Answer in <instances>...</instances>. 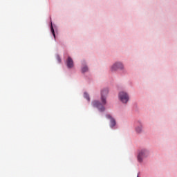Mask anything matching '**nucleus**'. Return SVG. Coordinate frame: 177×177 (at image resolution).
<instances>
[{
    "instance_id": "12",
    "label": "nucleus",
    "mask_w": 177,
    "mask_h": 177,
    "mask_svg": "<svg viewBox=\"0 0 177 177\" xmlns=\"http://www.w3.org/2000/svg\"><path fill=\"white\" fill-rule=\"evenodd\" d=\"M138 177H139V176H138Z\"/></svg>"
},
{
    "instance_id": "4",
    "label": "nucleus",
    "mask_w": 177,
    "mask_h": 177,
    "mask_svg": "<svg viewBox=\"0 0 177 177\" xmlns=\"http://www.w3.org/2000/svg\"><path fill=\"white\" fill-rule=\"evenodd\" d=\"M124 68V65L121 62L115 63L111 67V71H117V70H122Z\"/></svg>"
},
{
    "instance_id": "8",
    "label": "nucleus",
    "mask_w": 177,
    "mask_h": 177,
    "mask_svg": "<svg viewBox=\"0 0 177 177\" xmlns=\"http://www.w3.org/2000/svg\"><path fill=\"white\" fill-rule=\"evenodd\" d=\"M50 30H51V32H52L54 38H56V35L55 34V29H53V26L52 24L50 26Z\"/></svg>"
},
{
    "instance_id": "9",
    "label": "nucleus",
    "mask_w": 177,
    "mask_h": 177,
    "mask_svg": "<svg viewBox=\"0 0 177 177\" xmlns=\"http://www.w3.org/2000/svg\"><path fill=\"white\" fill-rule=\"evenodd\" d=\"M88 71V66H84L82 68V73H86Z\"/></svg>"
},
{
    "instance_id": "3",
    "label": "nucleus",
    "mask_w": 177,
    "mask_h": 177,
    "mask_svg": "<svg viewBox=\"0 0 177 177\" xmlns=\"http://www.w3.org/2000/svg\"><path fill=\"white\" fill-rule=\"evenodd\" d=\"M149 156V151L146 149H142L138 156V160L139 162H142L143 161V158L147 157Z\"/></svg>"
},
{
    "instance_id": "1",
    "label": "nucleus",
    "mask_w": 177,
    "mask_h": 177,
    "mask_svg": "<svg viewBox=\"0 0 177 177\" xmlns=\"http://www.w3.org/2000/svg\"><path fill=\"white\" fill-rule=\"evenodd\" d=\"M107 95H109V89L108 88L102 89L101 91L102 103L99 102V101H93L92 102L93 107H96L97 109H98L99 111H104V110H106V109L104 108V106H106V104L107 103V102L106 101Z\"/></svg>"
},
{
    "instance_id": "7",
    "label": "nucleus",
    "mask_w": 177,
    "mask_h": 177,
    "mask_svg": "<svg viewBox=\"0 0 177 177\" xmlns=\"http://www.w3.org/2000/svg\"><path fill=\"white\" fill-rule=\"evenodd\" d=\"M142 129L143 126H142V124H140L136 127V132H137V133H142Z\"/></svg>"
},
{
    "instance_id": "10",
    "label": "nucleus",
    "mask_w": 177,
    "mask_h": 177,
    "mask_svg": "<svg viewBox=\"0 0 177 177\" xmlns=\"http://www.w3.org/2000/svg\"><path fill=\"white\" fill-rule=\"evenodd\" d=\"M84 96L85 99H86L87 100L89 101V100H91V99L89 98V95H88V93H84Z\"/></svg>"
},
{
    "instance_id": "2",
    "label": "nucleus",
    "mask_w": 177,
    "mask_h": 177,
    "mask_svg": "<svg viewBox=\"0 0 177 177\" xmlns=\"http://www.w3.org/2000/svg\"><path fill=\"white\" fill-rule=\"evenodd\" d=\"M119 99L122 103H128L129 95H128V93L121 91L119 93Z\"/></svg>"
},
{
    "instance_id": "6",
    "label": "nucleus",
    "mask_w": 177,
    "mask_h": 177,
    "mask_svg": "<svg viewBox=\"0 0 177 177\" xmlns=\"http://www.w3.org/2000/svg\"><path fill=\"white\" fill-rule=\"evenodd\" d=\"M66 66L68 68H73L74 67V62L73 61V59L71 57H68L66 60Z\"/></svg>"
},
{
    "instance_id": "5",
    "label": "nucleus",
    "mask_w": 177,
    "mask_h": 177,
    "mask_svg": "<svg viewBox=\"0 0 177 177\" xmlns=\"http://www.w3.org/2000/svg\"><path fill=\"white\" fill-rule=\"evenodd\" d=\"M106 118L110 120V127L111 128H114V127H115V125L117 124L115 122V120L114 118H113V117L111 115H106Z\"/></svg>"
},
{
    "instance_id": "11",
    "label": "nucleus",
    "mask_w": 177,
    "mask_h": 177,
    "mask_svg": "<svg viewBox=\"0 0 177 177\" xmlns=\"http://www.w3.org/2000/svg\"><path fill=\"white\" fill-rule=\"evenodd\" d=\"M58 60H59V62H60V58L58 57Z\"/></svg>"
}]
</instances>
